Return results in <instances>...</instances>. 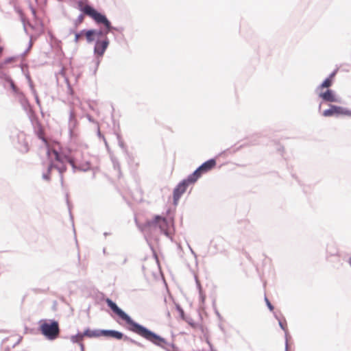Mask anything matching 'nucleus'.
Here are the masks:
<instances>
[{
    "label": "nucleus",
    "mask_w": 351,
    "mask_h": 351,
    "mask_svg": "<svg viewBox=\"0 0 351 351\" xmlns=\"http://www.w3.org/2000/svg\"><path fill=\"white\" fill-rule=\"evenodd\" d=\"M106 302L108 306L115 314H117L121 319L124 320L128 324H129L131 326L130 329L132 331L143 337V338L146 339L147 340L151 341L152 343L158 346H160L162 348H166L167 342L164 338L152 332L151 330L143 327V326L134 322L125 312H123L121 308H119L117 306V305L110 299L107 298L106 300Z\"/></svg>",
    "instance_id": "nucleus-1"
},
{
    "label": "nucleus",
    "mask_w": 351,
    "mask_h": 351,
    "mask_svg": "<svg viewBox=\"0 0 351 351\" xmlns=\"http://www.w3.org/2000/svg\"><path fill=\"white\" fill-rule=\"evenodd\" d=\"M47 148V154L49 162V171H50L52 168H55L57 169L60 173H62L66 171V162H69L73 167L78 165L80 169L84 170L88 169L90 167L88 162H82L80 160L77 155L73 158L64 155L60 151V145L58 143L48 145Z\"/></svg>",
    "instance_id": "nucleus-2"
},
{
    "label": "nucleus",
    "mask_w": 351,
    "mask_h": 351,
    "mask_svg": "<svg viewBox=\"0 0 351 351\" xmlns=\"http://www.w3.org/2000/svg\"><path fill=\"white\" fill-rule=\"evenodd\" d=\"M88 0H80L77 2V8L84 14L90 16L97 23H102L108 29V32L111 29V25L106 16L98 12L93 7L87 4Z\"/></svg>",
    "instance_id": "nucleus-3"
},
{
    "label": "nucleus",
    "mask_w": 351,
    "mask_h": 351,
    "mask_svg": "<svg viewBox=\"0 0 351 351\" xmlns=\"http://www.w3.org/2000/svg\"><path fill=\"white\" fill-rule=\"evenodd\" d=\"M40 330L43 335H44L49 339H56L60 332L58 323L56 321L51 323L45 322L40 326Z\"/></svg>",
    "instance_id": "nucleus-4"
},
{
    "label": "nucleus",
    "mask_w": 351,
    "mask_h": 351,
    "mask_svg": "<svg viewBox=\"0 0 351 351\" xmlns=\"http://www.w3.org/2000/svg\"><path fill=\"white\" fill-rule=\"evenodd\" d=\"M215 166L216 160L215 159H210L207 160L189 176V180H192V182H196L202 174L208 172Z\"/></svg>",
    "instance_id": "nucleus-5"
},
{
    "label": "nucleus",
    "mask_w": 351,
    "mask_h": 351,
    "mask_svg": "<svg viewBox=\"0 0 351 351\" xmlns=\"http://www.w3.org/2000/svg\"><path fill=\"white\" fill-rule=\"evenodd\" d=\"M195 182H192L189 180V176L188 178L180 183L173 190V204L176 205L180 198V197L186 192L187 187L189 184H193Z\"/></svg>",
    "instance_id": "nucleus-6"
},
{
    "label": "nucleus",
    "mask_w": 351,
    "mask_h": 351,
    "mask_svg": "<svg viewBox=\"0 0 351 351\" xmlns=\"http://www.w3.org/2000/svg\"><path fill=\"white\" fill-rule=\"evenodd\" d=\"M323 116L324 117H331L333 115H347L351 117V111L347 109H345L341 106H330L329 109L325 110L323 113Z\"/></svg>",
    "instance_id": "nucleus-7"
},
{
    "label": "nucleus",
    "mask_w": 351,
    "mask_h": 351,
    "mask_svg": "<svg viewBox=\"0 0 351 351\" xmlns=\"http://www.w3.org/2000/svg\"><path fill=\"white\" fill-rule=\"evenodd\" d=\"M31 12L34 16V21L33 23H29V26L35 31L36 36H39L44 33V26L42 21L36 16V10L33 7H30Z\"/></svg>",
    "instance_id": "nucleus-8"
},
{
    "label": "nucleus",
    "mask_w": 351,
    "mask_h": 351,
    "mask_svg": "<svg viewBox=\"0 0 351 351\" xmlns=\"http://www.w3.org/2000/svg\"><path fill=\"white\" fill-rule=\"evenodd\" d=\"M100 336H102V330H93L87 329L83 333L78 334L76 336V338L77 339V341H82L84 337H88L92 338V337H99Z\"/></svg>",
    "instance_id": "nucleus-9"
},
{
    "label": "nucleus",
    "mask_w": 351,
    "mask_h": 351,
    "mask_svg": "<svg viewBox=\"0 0 351 351\" xmlns=\"http://www.w3.org/2000/svg\"><path fill=\"white\" fill-rule=\"evenodd\" d=\"M109 41L108 38L101 41H97L95 46V53L99 56H102L108 47Z\"/></svg>",
    "instance_id": "nucleus-10"
},
{
    "label": "nucleus",
    "mask_w": 351,
    "mask_h": 351,
    "mask_svg": "<svg viewBox=\"0 0 351 351\" xmlns=\"http://www.w3.org/2000/svg\"><path fill=\"white\" fill-rule=\"evenodd\" d=\"M154 223L163 233L167 234L168 223L165 218L156 216L154 219Z\"/></svg>",
    "instance_id": "nucleus-11"
},
{
    "label": "nucleus",
    "mask_w": 351,
    "mask_h": 351,
    "mask_svg": "<svg viewBox=\"0 0 351 351\" xmlns=\"http://www.w3.org/2000/svg\"><path fill=\"white\" fill-rule=\"evenodd\" d=\"M319 96L322 98L324 101L330 102H336L337 99L333 92L331 90H327L324 93H319Z\"/></svg>",
    "instance_id": "nucleus-12"
},
{
    "label": "nucleus",
    "mask_w": 351,
    "mask_h": 351,
    "mask_svg": "<svg viewBox=\"0 0 351 351\" xmlns=\"http://www.w3.org/2000/svg\"><path fill=\"white\" fill-rule=\"evenodd\" d=\"M102 336L109 337L117 339H121L123 335L121 332L116 330H102Z\"/></svg>",
    "instance_id": "nucleus-13"
},
{
    "label": "nucleus",
    "mask_w": 351,
    "mask_h": 351,
    "mask_svg": "<svg viewBox=\"0 0 351 351\" xmlns=\"http://www.w3.org/2000/svg\"><path fill=\"white\" fill-rule=\"evenodd\" d=\"M336 74V71L333 72L330 74L328 78L326 79L323 83L319 86V88L320 90L324 88H328L330 87L332 84V78L335 77Z\"/></svg>",
    "instance_id": "nucleus-14"
},
{
    "label": "nucleus",
    "mask_w": 351,
    "mask_h": 351,
    "mask_svg": "<svg viewBox=\"0 0 351 351\" xmlns=\"http://www.w3.org/2000/svg\"><path fill=\"white\" fill-rule=\"evenodd\" d=\"M86 39L88 42L94 40V36L96 34H101V32L97 33L95 30H88L84 32Z\"/></svg>",
    "instance_id": "nucleus-15"
},
{
    "label": "nucleus",
    "mask_w": 351,
    "mask_h": 351,
    "mask_svg": "<svg viewBox=\"0 0 351 351\" xmlns=\"http://www.w3.org/2000/svg\"><path fill=\"white\" fill-rule=\"evenodd\" d=\"M38 136L39 138H40L45 144L46 147H47L48 145H50L51 144L49 143V142L47 141V139L44 136V132L42 130H40L38 133Z\"/></svg>",
    "instance_id": "nucleus-16"
},
{
    "label": "nucleus",
    "mask_w": 351,
    "mask_h": 351,
    "mask_svg": "<svg viewBox=\"0 0 351 351\" xmlns=\"http://www.w3.org/2000/svg\"><path fill=\"white\" fill-rule=\"evenodd\" d=\"M84 34V32H81L80 34H75V42H78L80 40V36Z\"/></svg>",
    "instance_id": "nucleus-17"
},
{
    "label": "nucleus",
    "mask_w": 351,
    "mask_h": 351,
    "mask_svg": "<svg viewBox=\"0 0 351 351\" xmlns=\"http://www.w3.org/2000/svg\"><path fill=\"white\" fill-rule=\"evenodd\" d=\"M265 301H266L268 307L269 308V309L271 311H272L274 308H273L272 305L271 304V303L269 302V301L268 300V299L265 298Z\"/></svg>",
    "instance_id": "nucleus-18"
},
{
    "label": "nucleus",
    "mask_w": 351,
    "mask_h": 351,
    "mask_svg": "<svg viewBox=\"0 0 351 351\" xmlns=\"http://www.w3.org/2000/svg\"><path fill=\"white\" fill-rule=\"evenodd\" d=\"M11 86L13 88V90H15L16 87H15V85L14 84V83L12 82H11Z\"/></svg>",
    "instance_id": "nucleus-19"
},
{
    "label": "nucleus",
    "mask_w": 351,
    "mask_h": 351,
    "mask_svg": "<svg viewBox=\"0 0 351 351\" xmlns=\"http://www.w3.org/2000/svg\"><path fill=\"white\" fill-rule=\"evenodd\" d=\"M44 178H45L46 180H49V177L48 176H46V175H44L43 176Z\"/></svg>",
    "instance_id": "nucleus-20"
}]
</instances>
